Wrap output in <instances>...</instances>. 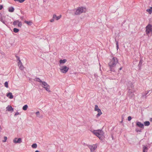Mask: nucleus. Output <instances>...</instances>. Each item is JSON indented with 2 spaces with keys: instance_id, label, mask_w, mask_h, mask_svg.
<instances>
[{
  "instance_id": "f257e3e1",
  "label": "nucleus",
  "mask_w": 152,
  "mask_h": 152,
  "mask_svg": "<svg viewBox=\"0 0 152 152\" xmlns=\"http://www.w3.org/2000/svg\"><path fill=\"white\" fill-rule=\"evenodd\" d=\"M118 63V58L115 57H114L110 61L108 64L110 67V71L112 72H115L114 68L116 64Z\"/></svg>"
},
{
  "instance_id": "f03ea898",
  "label": "nucleus",
  "mask_w": 152,
  "mask_h": 152,
  "mask_svg": "<svg viewBox=\"0 0 152 152\" xmlns=\"http://www.w3.org/2000/svg\"><path fill=\"white\" fill-rule=\"evenodd\" d=\"M93 132L101 140H103L104 137V133L102 130H94Z\"/></svg>"
},
{
  "instance_id": "7ed1b4c3",
  "label": "nucleus",
  "mask_w": 152,
  "mask_h": 152,
  "mask_svg": "<svg viewBox=\"0 0 152 152\" xmlns=\"http://www.w3.org/2000/svg\"><path fill=\"white\" fill-rule=\"evenodd\" d=\"M86 11V8L83 7H79L76 10L75 12V15H79L83 12H85Z\"/></svg>"
},
{
  "instance_id": "20e7f679",
  "label": "nucleus",
  "mask_w": 152,
  "mask_h": 152,
  "mask_svg": "<svg viewBox=\"0 0 152 152\" xmlns=\"http://www.w3.org/2000/svg\"><path fill=\"white\" fill-rule=\"evenodd\" d=\"M133 93L134 91L132 90L129 89L127 94V96L129 97L130 99L134 98V95Z\"/></svg>"
},
{
  "instance_id": "39448f33",
  "label": "nucleus",
  "mask_w": 152,
  "mask_h": 152,
  "mask_svg": "<svg viewBox=\"0 0 152 152\" xmlns=\"http://www.w3.org/2000/svg\"><path fill=\"white\" fill-rule=\"evenodd\" d=\"M42 84L43 85V87L44 88L45 90L48 92H50V86L48 85L47 83L45 81H43L42 82Z\"/></svg>"
},
{
  "instance_id": "423d86ee",
  "label": "nucleus",
  "mask_w": 152,
  "mask_h": 152,
  "mask_svg": "<svg viewBox=\"0 0 152 152\" xmlns=\"http://www.w3.org/2000/svg\"><path fill=\"white\" fill-rule=\"evenodd\" d=\"M61 72L63 73H66L69 69V68L66 66H63L61 67L60 69Z\"/></svg>"
},
{
  "instance_id": "0eeeda50",
  "label": "nucleus",
  "mask_w": 152,
  "mask_h": 152,
  "mask_svg": "<svg viewBox=\"0 0 152 152\" xmlns=\"http://www.w3.org/2000/svg\"><path fill=\"white\" fill-rule=\"evenodd\" d=\"M151 27V25L150 24H148L146 26L145 32L147 34H149L150 32L152 31Z\"/></svg>"
},
{
  "instance_id": "6e6552de",
  "label": "nucleus",
  "mask_w": 152,
  "mask_h": 152,
  "mask_svg": "<svg viewBox=\"0 0 152 152\" xmlns=\"http://www.w3.org/2000/svg\"><path fill=\"white\" fill-rule=\"evenodd\" d=\"M13 142L15 143H20L22 142L21 139L20 138H18V139L17 138H15L13 140Z\"/></svg>"
},
{
  "instance_id": "1a4fd4ad",
  "label": "nucleus",
  "mask_w": 152,
  "mask_h": 152,
  "mask_svg": "<svg viewBox=\"0 0 152 152\" xmlns=\"http://www.w3.org/2000/svg\"><path fill=\"white\" fill-rule=\"evenodd\" d=\"M136 125L139 127L142 128L143 129L144 127L143 124L139 121H137L136 122Z\"/></svg>"
},
{
  "instance_id": "9d476101",
  "label": "nucleus",
  "mask_w": 152,
  "mask_h": 152,
  "mask_svg": "<svg viewBox=\"0 0 152 152\" xmlns=\"http://www.w3.org/2000/svg\"><path fill=\"white\" fill-rule=\"evenodd\" d=\"M18 65L19 68V69L21 70H23L24 67L23 66L20 60L18 61Z\"/></svg>"
},
{
  "instance_id": "9b49d317",
  "label": "nucleus",
  "mask_w": 152,
  "mask_h": 152,
  "mask_svg": "<svg viewBox=\"0 0 152 152\" xmlns=\"http://www.w3.org/2000/svg\"><path fill=\"white\" fill-rule=\"evenodd\" d=\"M7 110L8 111L12 112L14 110V108H12L11 106L8 105L7 107Z\"/></svg>"
},
{
  "instance_id": "f8f14e48",
  "label": "nucleus",
  "mask_w": 152,
  "mask_h": 152,
  "mask_svg": "<svg viewBox=\"0 0 152 152\" xmlns=\"http://www.w3.org/2000/svg\"><path fill=\"white\" fill-rule=\"evenodd\" d=\"M61 15H60L59 16H57L56 15L54 14L53 16V18L55 19L56 20H58L61 18Z\"/></svg>"
},
{
  "instance_id": "ddd939ff",
  "label": "nucleus",
  "mask_w": 152,
  "mask_h": 152,
  "mask_svg": "<svg viewBox=\"0 0 152 152\" xmlns=\"http://www.w3.org/2000/svg\"><path fill=\"white\" fill-rule=\"evenodd\" d=\"M96 111L98 112V113L96 115V116L97 118L99 117L102 114V113L99 108Z\"/></svg>"
},
{
  "instance_id": "4468645a",
  "label": "nucleus",
  "mask_w": 152,
  "mask_h": 152,
  "mask_svg": "<svg viewBox=\"0 0 152 152\" xmlns=\"http://www.w3.org/2000/svg\"><path fill=\"white\" fill-rule=\"evenodd\" d=\"M89 147L91 151H94L96 149L95 146L94 145H90Z\"/></svg>"
},
{
  "instance_id": "2eb2a0df",
  "label": "nucleus",
  "mask_w": 152,
  "mask_h": 152,
  "mask_svg": "<svg viewBox=\"0 0 152 152\" xmlns=\"http://www.w3.org/2000/svg\"><path fill=\"white\" fill-rule=\"evenodd\" d=\"M7 96L9 97L10 99H12L13 98V96L12 95V94L11 92H9L7 94Z\"/></svg>"
},
{
  "instance_id": "dca6fc26",
  "label": "nucleus",
  "mask_w": 152,
  "mask_h": 152,
  "mask_svg": "<svg viewBox=\"0 0 152 152\" xmlns=\"http://www.w3.org/2000/svg\"><path fill=\"white\" fill-rule=\"evenodd\" d=\"M15 10L14 8L12 7H11L9 8L8 11L10 12H13Z\"/></svg>"
},
{
  "instance_id": "f3484780",
  "label": "nucleus",
  "mask_w": 152,
  "mask_h": 152,
  "mask_svg": "<svg viewBox=\"0 0 152 152\" xmlns=\"http://www.w3.org/2000/svg\"><path fill=\"white\" fill-rule=\"evenodd\" d=\"M142 62H143V60H142V59H141L140 60L139 64L138 65V66L140 68H140L141 67Z\"/></svg>"
},
{
  "instance_id": "a211bd4d",
  "label": "nucleus",
  "mask_w": 152,
  "mask_h": 152,
  "mask_svg": "<svg viewBox=\"0 0 152 152\" xmlns=\"http://www.w3.org/2000/svg\"><path fill=\"white\" fill-rule=\"evenodd\" d=\"M128 86L129 88L130 87L131 88H133L134 87L133 83L131 82L129 83V85H128Z\"/></svg>"
},
{
  "instance_id": "6ab92c4d",
  "label": "nucleus",
  "mask_w": 152,
  "mask_h": 152,
  "mask_svg": "<svg viewBox=\"0 0 152 152\" xmlns=\"http://www.w3.org/2000/svg\"><path fill=\"white\" fill-rule=\"evenodd\" d=\"M148 148L147 147L145 146H143V152H147L148 151Z\"/></svg>"
},
{
  "instance_id": "aec40b11",
  "label": "nucleus",
  "mask_w": 152,
  "mask_h": 152,
  "mask_svg": "<svg viewBox=\"0 0 152 152\" xmlns=\"http://www.w3.org/2000/svg\"><path fill=\"white\" fill-rule=\"evenodd\" d=\"M24 22L25 23H26L29 26L31 25L32 23L31 21H28L26 20H25L24 21Z\"/></svg>"
},
{
  "instance_id": "412c9836",
  "label": "nucleus",
  "mask_w": 152,
  "mask_h": 152,
  "mask_svg": "<svg viewBox=\"0 0 152 152\" xmlns=\"http://www.w3.org/2000/svg\"><path fill=\"white\" fill-rule=\"evenodd\" d=\"M66 61L67 60L66 59H64L63 60L61 59L59 61V63L60 64H64L66 62Z\"/></svg>"
},
{
  "instance_id": "4be33fe9",
  "label": "nucleus",
  "mask_w": 152,
  "mask_h": 152,
  "mask_svg": "<svg viewBox=\"0 0 152 152\" xmlns=\"http://www.w3.org/2000/svg\"><path fill=\"white\" fill-rule=\"evenodd\" d=\"M144 125L145 126H148L150 124V123L149 121H146L144 123Z\"/></svg>"
},
{
  "instance_id": "5701e85b",
  "label": "nucleus",
  "mask_w": 152,
  "mask_h": 152,
  "mask_svg": "<svg viewBox=\"0 0 152 152\" xmlns=\"http://www.w3.org/2000/svg\"><path fill=\"white\" fill-rule=\"evenodd\" d=\"M28 108V106L26 104L24 105L23 107V109L24 110H27Z\"/></svg>"
},
{
  "instance_id": "b1692460",
  "label": "nucleus",
  "mask_w": 152,
  "mask_h": 152,
  "mask_svg": "<svg viewBox=\"0 0 152 152\" xmlns=\"http://www.w3.org/2000/svg\"><path fill=\"white\" fill-rule=\"evenodd\" d=\"M19 30L18 29L16 28H14L13 29V31L15 33H17L19 31Z\"/></svg>"
},
{
  "instance_id": "393cba45",
  "label": "nucleus",
  "mask_w": 152,
  "mask_h": 152,
  "mask_svg": "<svg viewBox=\"0 0 152 152\" xmlns=\"http://www.w3.org/2000/svg\"><path fill=\"white\" fill-rule=\"evenodd\" d=\"M150 14L151 13L152 11V7H151L150 9H148L146 10Z\"/></svg>"
},
{
  "instance_id": "a878e982",
  "label": "nucleus",
  "mask_w": 152,
  "mask_h": 152,
  "mask_svg": "<svg viewBox=\"0 0 152 152\" xmlns=\"http://www.w3.org/2000/svg\"><path fill=\"white\" fill-rule=\"evenodd\" d=\"M37 147V144L36 143L33 144L31 145V147L33 148H36Z\"/></svg>"
},
{
  "instance_id": "bb28decb",
  "label": "nucleus",
  "mask_w": 152,
  "mask_h": 152,
  "mask_svg": "<svg viewBox=\"0 0 152 152\" xmlns=\"http://www.w3.org/2000/svg\"><path fill=\"white\" fill-rule=\"evenodd\" d=\"M19 22V20H16L15 21H14L13 22V25L14 26H15L17 25V23Z\"/></svg>"
},
{
  "instance_id": "cd10ccee",
  "label": "nucleus",
  "mask_w": 152,
  "mask_h": 152,
  "mask_svg": "<svg viewBox=\"0 0 152 152\" xmlns=\"http://www.w3.org/2000/svg\"><path fill=\"white\" fill-rule=\"evenodd\" d=\"M4 86L7 88H8V82L7 81L5 82L4 83Z\"/></svg>"
},
{
  "instance_id": "c85d7f7f",
  "label": "nucleus",
  "mask_w": 152,
  "mask_h": 152,
  "mask_svg": "<svg viewBox=\"0 0 152 152\" xmlns=\"http://www.w3.org/2000/svg\"><path fill=\"white\" fill-rule=\"evenodd\" d=\"M36 80L37 81L41 83H42V82H43L39 78H36Z\"/></svg>"
},
{
  "instance_id": "c756f323",
  "label": "nucleus",
  "mask_w": 152,
  "mask_h": 152,
  "mask_svg": "<svg viewBox=\"0 0 152 152\" xmlns=\"http://www.w3.org/2000/svg\"><path fill=\"white\" fill-rule=\"evenodd\" d=\"M18 26L19 27H21L22 26V23L21 22H19H19H18Z\"/></svg>"
},
{
  "instance_id": "7c9ffc66",
  "label": "nucleus",
  "mask_w": 152,
  "mask_h": 152,
  "mask_svg": "<svg viewBox=\"0 0 152 152\" xmlns=\"http://www.w3.org/2000/svg\"><path fill=\"white\" fill-rule=\"evenodd\" d=\"M95 107L94 108V110L95 111H97V110L99 109V108H98L97 105H95Z\"/></svg>"
},
{
  "instance_id": "2f4dec72",
  "label": "nucleus",
  "mask_w": 152,
  "mask_h": 152,
  "mask_svg": "<svg viewBox=\"0 0 152 152\" xmlns=\"http://www.w3.org/2000/svg\"><path fill=\"white\" fill-rule=\"evenodd\" d=\"M150 92V94L151 93V91L150 90L147 91H145V95H147L148 93Z\"/></svg>"
},
{
  "instance_id": "473e14b6",
  "label": "nucleus",
  "mask_w": 152,
  "mask_h": 152,
  "mask_svg": "<svg viewBox=\"0 0 152 152\" xmlns=\"http://www.w3.org/2000/svg\"><path fill=\"white\" fill-rule=\"evenodd\" d=\"M115 40V41L116 42V45L117 49L118 50V49L119 48L118 42V41H117V40L116 39Z\"/></svg>"
},
{
  "instance_id": "72a5a7b5",
  "label": "nucleus",
  "mask_w": 152,
  "mask_h": 152,
  "mask_svg": "<svg viewBox=\"0 0 152 152\" xmlns=\"http://www.w3.org/2000/svg\"><path fill=\"white\" fill-rule=\"evenodd\" d=\"M135 131L137 132H141V129H138L137 128H136L135 129Z\"/></svg>"
},
{
  "instance_id": "f704fd0d",
  "label": "nucleus",
  "mask_w": 152,
  "mask_h": 152,
  "mask_svg": "<svg viewBox=\"0 0 152 152\" xmlns=\"http://www.w3.org/2000/svg\"><path fill=\"white\" fill-rule=\"evenodd\" d=\"M25 0H18V1H19L20 3H22Z\"/></svg>"
},
{
  "instance_id": "c9c22d12",
  "label": "nucleus",
  "mask_w": 152,
  "mask_h": 152,
  "mask_svg": "<svg viewBox=\"0 0 152 152\" xmlns=\"http://www.w3.org/2000/svg\"><path fill=\"white\" fill-rule=\"evenodd\" d=\"M146 95H145V93H144L142 94V98L144 97H145V99H146Z\"/></svg>"
},
{
  "instance_id": "e433bc0d",
  "label": "nucleus",
  "mask_w": 152,
  "mask_h": 152,
  "mask_svg": "<svg viewBox=\"0 0 152 152\" xmlns=\"http://www.w3.org/2000/svg\"><path fill=\"white\" fill-rule=\"evenodd\" d=\"M132 119V117L131 116H129L128 117V120L129 121H130Z\"/></svg>"
},
{
  "instance_id": "4c0bfd02",
  "label": "nucleus",
  "mask_w": 152,
  "mask_h": 152,
  "mask_svg": "<svg viewBox=\"0 0 152 152\" xmlns=\"http://www.w3.org/2000/svg\"><path fill=\"white\" fill-rule=\"evenodd\" d=\"M7 137H4V140L3 141V142H5L7 140Z\"/></svg>"
},
{
  "instance_id": "58836bf2",
  "label": "nucleus",
  "mask_w": 152,
  "mask_h": 152,
  "mask_svg": "<svg viewBox=\"0 0 152 152\" xmlns=\"http://www.w3.org/2000/svg\"><path fill=\"white\" fill-rule=\"evenodd\" d=\"M15 57L16 58H17L18 61H19V60H20V57H19L18 56H16Z\"/></svg>"
},
{
  "instance_id": "ea45409f",
  "label": "nucleus",
  "mask_w": 152,
  "mask_h": 152,
  "mask_svg": "<svg viewBox=\"0 0 152 152\" xmlns=\"http://www.w3.org/2000/svg\"><path fill=\"white\" fill-rule=\"evenodd\" d=\"M19 112H16L15 114L14 115V116H16L17 115H19Z\"/></svg>"
},
{
  "instance_id": "a19ab883",
  "label": "nucleus",
  "mask_w": 152,
  "mask_h": 152,
  "mask_svg": "<svg viewBox=\"0 0 152 152\" xmlns=\"http://www.w3.org/2000/svg\"><path fill=\"white\" fill-rule=\"evenodd\" d=\"M54 19H55L54 18H53L50 20V22H53L54 20Z\"/></svg>"
},
{
  "instance_id": "79ce46f5",
  "label": "nucleus",
  "mask_w": 152,
  "mask_h": 152,
  "mask_svg": "<svg viewBox=\"0 0 152 152\" xmlns=\"http://www.w3.org/2000/svg\"><path fill=\"white\" fill-rule=\"evenodd\" d=\"M3 8V6L2 5H0V10H1Z\"/></svg>"
},
{
  "instance_id": "37998d69",
  "label": "nucleus",
  "mask_w": 152,
  "mask_h": 152,
  "mask_svg": "<svg viewBox=\"0 0 152 152\" xmlns=\"http://www.w3.org/2000/svg\"><path fill=\"white\" fill-rule=\"evenodd\" d=\"M39 111H37L36 113V114L37 115H39Z\"/></svg>"
},
{
  "instance_id": "c03bdc74",
  "label": "nucleus",
  "mask_w": 152,
  "mask_h": 152,
  "mask_svg": "<svg viewBox=\"0 0 152 152\" xmlns=\"http://www.w3.org/2000/svg\"><path fill=\"white\" fill-rule=\"evenodd\" d=\"M0 20L1 22H2V21L3 20V18L2 17H1L0 18Z\"/></svg>"
},
{
  "instance_id": "a18cd8bd",
  "label": "nucleus",
  "mask_w": 152,
  "mask_h": 152,
  "mask_svg": "<svg viewBox=\"0 0 152 152\" xmlns=\"http://www.w3.org/2000/svg\"><path fill=\"white\" fill-rule=\"evenodd\" d=\"M126 21V20H124V21H123V22L121 24V26H123V24L125 23Z\"/></svg>"
},
{
  "instance_id": "49530a36",
  "label": "nucleus",
  "mask_w": 152,
  "mask_h": 152,
  "mask_svg": "<svg viewBox=\"0 0 152 152\" xmlns=\"http://www.w3.org/2000/svg\"><path fill=\"white\" fill-rule=\"evenodd\" d=\"M3 23L6 25V24L5 23V22L4 20H3L2 22H1Z\"/></svg>"
},
{
  "instance_id": "de8ad7c7",
  "label": "nucleus",
  "mask_w": 152,
  "mask_h": 152,
  "mask_svg": "<svg viewBox=\"0 0 152 152\" xmlns=\"http://www.w3.org/2000/svg\"><path fill=\"white\" fill-rule=\"evenodd\" d=\"M150 121L152 122V118H151L150 119Z\"/></svg>"
},
{
  "instance_id": "09e8293b",
  "label": "nucleus",
  "mask_w": 152,
  "mask_h": 152,
  "mask_svg": "<svg viewBox=\"0 0 152 152\" xmlns=\"http://www.w3.org/2000/svg\"><path fill=\"white\" fill-rule=\"evenodd\" d=\"M122 69V67H120V68L119 69V70H121Z\"/></svg>"
},
{
  "instance_id": "8fccbe9b",
  "label": "nucleus",
  "mask_w": 152,
  "mask_h": 152,
  "mask_svg": "<svg viewBox=\"0 0 152 152\" xmlns=\"http://www.w3.org/2000/svg\"><path fill=\"white\" fill-rule=\"evenodd\" d=\"M35 152H40L39 151L37 150V151H35Z\"/></svg>"
},
{
  "instance_id": "3c124183",
  "label": "nucleus",
  "mask_w": 152,
  "mask_h": 152,
  "mask_svg": "<svg viewBox=\"0 0 152 152\" xmlns=\"http://www.w3.org/2000/svg\"><path fill=\"white\" fill-rule=\"evenodd\" d=\"M14 0L15 1H18V0Z\"/></svg>"
},
{
  "instance_id": "603ef678",
  "label": "nucleus",
  "mask_w": 152,
  "mask_h": 152,
  "mask_svg": "<svg viewBox=\"0 0 152 152\" xmlns=\"http://www.w3.org/2000/svg\"><path fill=\"white\" fill-rule=\"evenodd\" d=\"M84 145H86V144L84 143Z\"/></svg>"
}]
</instances>
